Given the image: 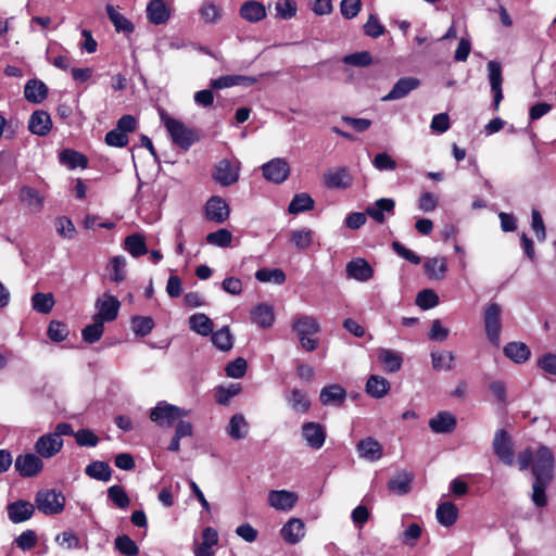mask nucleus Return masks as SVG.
I'll return each instance as SVG.
<instances>
[{
  "label": "nucleus",
  "instance_id": "obj_1",
  "mask_svg": "<svg viewBox=\"0 0 556 556\" xmlns=\"http://www.w3.org/2000/svg\"><path fill=\"white\" fill-rule=\"evenodd\" d=\"M520 470L531 467L534 477L532 484V501L538 507L547 504L546 489L554 479L555 457L553 451L546 445H540L536 450L526 448L518 455Z\"/></svg>",
  "mask_w": 556,
  "mask_h": 556
},
{
  "label": "nucleus",
  "instance_id": "obj_2",
  "mask_svg": "<svg viewBox=\"0 0 556 556\" xmlns=\"http://www.w3.org/2000/svg\"><path fill=\"white\" fill-rule=\"evenodd\" d=\"M292 329L296 333L302 349L307 352L317 349L318 339L311 337L320 331V325L315 316L304 314L294 316L292 319Z\"/></svg>",
  "mask_w": 556,
  "mask_h": 556
},
{
  "label": "nucleus",
  "instance_id": "obj_3",
  "mask_svg": "<svg viewBox=\"0 0 556 556\" xmlns=\"http://www.w3.org/2000/svg\"><path fill=\"white\" fill-rule=\"evenodd\" d=\"M160 118L173 142L179 148L188 150L198 140L193 129L187 127L181 121L170 117L164 110H160Z\"/></svg>",
  "mask_w": 556,
  "mask_h": 556
},
{
  "label": "nucleus",
  "instance_id": "obj_4",
  "mask_svg": "<svg viewBox=\"0 0 556 556\" xmlns=\"http://www.w3.org/2000/svg\"><path fill=\"white\" fill-rule=\"evenodd\" d=\"M189 410L160 401L150 412V419L161 428H170L175 421L188 416Z\"/></svg>",
  "mask_w": 556,
  "mask_h": 556
},
{
  "label": "nucleus",
  "instance_id": "obj_5",
  "mask_svg": "<svg viewBox=\"0 0 556 556\" xmlns=\"http://www.w3.org/2000/svg\"><path fill=\"white\" fill-rule=\"evenodd\" d=\"M66 498L62 492L42 489L36 493L35 508L45 515H59L64 510Z\"/></svg>",
  "mask_w": 556,
  "mask_h": 556
},
{
  "label": "nucleus",
  "instance_id": "obj_6",
  "mask_svg": "<svg viewBox=\"0 0 556 556\" xmlns=\"http://www.w3.org/2000/svg\"><path fill=\"white\" fill-rule=\"evenodd\" d=\"M241 162L237 159L218 161L212 172L213 179L223 187L235 185L239 180Z\"/></svg>",
  "mask_w": 556,
  "mask_h": 556
},
{
  "label": "nucleus",
  "instance_id": "obj_7",
  "mask_svg": "<svg viewBox=\"0 0 556 556\" xmlns=\"http://www.w3.org/2000/svg\"><path fill=\"white\" fill-rule=\"evenodd\" d=\"M502 308L497 303H490L484 311V326L488 339L495 345L500 344L502 330Z\"/></svg>",
  "mask_w": 556,
  "mask_h": 556
},
{
  "label": "nucleus",
  "instance_id": "obj_8",
  "mask_svg": "<svg viewBox=\"0 0 556 556\" xmlns=\"http://www.w3.org/2000/svg\"><path fill=\"white\" fill-rule=\"evenodd\" d=\"M14 467L21 477L31 478L42 471L43 462L37 453H25L15 458Z\"/></svg>",
  "mask_w": 556,
  "mask_h": 556
},
{
  "label": "nucleus",
  "instance_id": "obj_9",
  "mask_svg": "<svg viewBox=\"0 0 556 556\" xmlns=\"http://www.w3.org/2000/svg\"><path fill=\"white\" fill-rule=\"evenodd\" d=\"M94 306L97 313L93 320L110 323L116 319L121 304L115 296L105 293L97 299Z\"/></svg>",
  "mask_w": 556,
  "mask_h": 556
},
{
  "label": "nucleus",
  "instance_id": "obj_10",
  "mask_svg": "<svg viewBox=\"0 0 556 556\" xmlns=\"http://www.w3.org/2000/svg\"><path fill=\"white\" fill-rule=\"evenodd\" d=\"M262 173L266 180L281 184L290 175V166L285 159L276 157L262 166Z\"/></svg>",
  "mask_w": 556,
  "mask_h": 556
},
{
  "label": "nucleus",
  "instance_id": "obj_11",
  "mask_svg": "<svg viewBox=\"0 0 556 556\" xmlns=\"http://www.w3.org/2000/svg\"><path fill=\"white\" fill-rule=\"evenodd\" d=\"M63 447V439L52 432L42 434L35 442V452L42 458L55 456Z\"/></svg>",
  "mask_w": 556,
  "mask_h": 556
},
{
  "label": "nucleus",
  "instance_id": "obj_12",
  "mask_svg": "<svg viewBox=\"0 0 556 556\" xmlns=\"http://www.w3.org/2000/svg\"><path fill=\"white\" fill-rule=\"evenodd\" d=\"M230 215V208L222 197L213 195L205 203V217L216 224L225 223Z\"/></svg>",
  "mask_w": 556,
  "mask_h": 556
},
{
  "label": "nucleus",
  "instance_id": "obj_13",
  "mask_svg": "<svg viewBox=\"0 0 556 556\" xmlns=\"http://www.w3.org/2000/svg\"><path fill=\"white\" fill-rule=\"evenodd\" d=\"M493 448L496 456L507 466H513L515 463L513 443L503 429L497 430L493 440Z\"/></svg>",
  "mask_w": 556,
  "mask_h": 556
},
{
  "label": "nucleus",
  "instance_id": "obj_14",
  "mask_svg": "<svg viewBox=\"0 0 556 556\" xmlns=\"http://www.w3.org/2000/svg\"><path fill=\"white\" fill-rule=\"evenodd\" d=\"M302 437L307 446L313 450H320L326 441V429L318 422L309 421L302 426Z\"/></svg>",
  "mask_w": 556,
  "mask_h": 556
},
{
  "label": "nucleus",
  "instance_id": "obj_15",
  "mask_svg": "<svg viewBox=\"0 0 556 556\" xmlns=\"http://www.w3.org/2000/svg\"><path fill=\"white\" fill-rule=\"evenodd\" d=\"M324 184L329 189H348L353 184V176L346 167H338L325 172Z\"/></svg>",
  "mask_w": 556,
  "mask_h": 556
},
{
  "label": "nucleus",
  "instance_id": "obj_16",
  "mask_svg": "<svg viewBox=\"0 0 556 556\" xmlns=\"http://www.w3.org/2000/svg\"><path fill=\"white\" fill-rule=\"evenodd\" d=\"M488 77L491 86V91L493 93V104L497 110L501 101L503 100V75H502V66L497 61H489L488 63Z\"/></svg>",
  "mask_w": 556,
  "mask_h": 556
},
{
  "label": "nucleus",
  "instance_id": "obj_17",
  "mask_svg": "<svg viewBox=\"0 0 556 556\" xmlns=\"http://www.w3.org/2000/svg\"><path fill=\"white\" fill-rule=\"evenodd\" d=\"M298 494L288 490H273L268 493V504L277 509L291 510L298 502Z\"/></svg>",
  "mask_w": 556,
  "mask_h": 556
},
{
  "label": "nucleus",
  "instance_id": "obj_18",
  "mask_svg": "<svg viewBox=\"0 0 556 556\" xmlns=\"http://www.w3.org/2000/svg\"><path fill=\"white\" fill-rule=\"evenodd\" d=\"M349 278L366 282L374 277V269L370 264L362 257L351 260L345 267Z\"/></svg>",
  "mask_w": 556,
  "mask_h": 556
},
{
  "label": "nucleus",
  "instance_id": "obj_19",
  "mask_svg": "<svg viewBox=\"0 0 556 556\" xmlns=\"http://www.w3.org/2000/svg\"><path fill=\"white\" fill-rule=\"evenodd\" d=\"M8 517L13 523H22L30 519L35 511V505L28 501L18 500L7 506Z\"/></svg>",
  "mask_w": 556,
  "mask_h": 556
},
{
  "label": "nucleus",
  "instance_id": "obj_20",
  "mask_svg": "<svg viewBox=\"0 0 556 556\" xmlns=\"http://www.w3.org/2000/svg\"><path fill=\"white\" fill-rule=\"evenodd\" d=\"M420 86V80L416 77L400 78L390 92L382 97V101H394L406 97L410 91Z\"/></svg>",
  "mask_w": 556,
  "mask_h": 556
},
{
  "label": "nucleus",
  "instance_id": "obj_21",
  "mask_svg": "<svg viewBox=\"0 0 556 556\" xmlns=\"http://www.w3.org/2000/svg\"><path fill=\"white\" fill-rule=\"evenodd\" d=\"M146 13L148 21L153 25L166 24L170 17V10L163 0H150Z\"/></svg>",
  "mask_w": 556,
  "mask_h": 556
},
{
  "label": "nucleus",
  "instance_id": "obj_22",
  "mask_svg": "<svg viewBox=\"0 0 556 556\" xmlns=\"http://www.w3.org/2000/svg\"><path fill=\"white\" fill-rule=\"evenodd\" d=\"M395 202L391 198H381L374 204L367 206L366 214L379 224H383L387 219L386 214L394 213Z\"/></svg>",
  "mask_w": 556,
  "mask_h": 556
},
{
  "label": "nucleus",
  "instance_id": "obj_23",
  "mask_svg": "<svg viewBox=\"0 0 556 556\" xmlns=\"http://www.w3.org/2000/svg\"><path fill=\"white\" fill-rule=\"evenodd\" d=\"M356 450L361 458L371 463L379 460L383 454L382 445L371 437L361 440L356 445Z\"/></svg>",
  "mask_w": 556,
  "mask_h": 556
},
{
  "label": "nucleus",
  "instance_id": "obj_24",
  "mask_svg": "<svg viewBox=\"0 0 556 556\" xmlns=\"http://www.w3.org/2000/svg\"><path fill=\"white\" fill-rule=\"evenodd\" d=\"M52 128V121L46 111H35L28 121V129L31 134L43 137L47 136Z\"/></svg>",
  "mask_w": 556,
  "mask_h": 556
},
{
  "label": "nucleus",
  "instance_id": "obj_25",
  "mask_svg": "<svg viewBox=\"0 0 556 556\" xmlns=\"http://www.w3.org/2000/svg\"><path fill=\"white\" fill-rule=\"evenodd\" d=\"M280 534L282 539L290 544L299 543L305 535V528L303 521L299 518L290 519L281 528Z\"/></svg>",
  "mask_w": 556,
  "mask_h": 556
},
{
  "label": "nucleus",
  "instance_id": "obj_26",
  "mask_svg": "<svg viewBox=\"0 0 556 556\" xmlns=\"http://www.w3.org/2000/svg\"><path fill=\"white\" fill-rule=\"evenodd\" d=\"M456 427V418L450 412H440L429 420V428L434 433H450Z\"/></svg>",
  "mask_w": 556,
  "mask_h": 556
},
{
  "label": "nucleus",
  "instance_id": "obj_27",
  "mask_svg": "<svg viewBox=\"0 0 556 556\" xmlns=\"http://www.w3.org/2000/svg\"><path fill=\"white\" fill-rule=\"evenodd\" d=\"M239 14L250 23H257L266 17V9L263 3L250 0L242 3Z\"/></svg>",
  "mask_w": 556,
  "mask_h": 556
},
{
  "label": "nucleus",
  "instance_id": "obj_28",
  "mask_svg": "<svg viewBox=\"0 0 556 556\" xmlns=\"http://www.w3.org/2000/svg\"><path fill=\"white\" fill-rule=\"evenodd\" d=\"M256 81H257V78L251 77V76L225 75V76H220L216 79H213L211 81V86H212V88H215V89H224V88H229V87L239 86V85L249 87V86L254 85Z\"/></svg>",
  "mask_w": 556,
  "mask_h": 556
},
{
  "label": "nucleus",
  "instance_id": "obj_29",
  "mask_svg": "<svg viewBox=\"0 0 556 556\" xmlns=\"http://www.w3.org/2000/svg\"><path fill=\"white\" fill-rule=\"evenodd\" d=\"M426 275L432 280H442L447 271V261L443 256L428 257L424 263Z\"/></svg>",
  "mask_w": 556,
  "mask_h": 556
},
{
  "label": "nucleus",
  "instance_id": "obj_30",
  "mask_svg": "<svg viewBox=\"0 0 556 556\" xmlns=\"http://www.w3.org/2000/svg\"><path fill=\"white\" fill-rule=\"evenodd\" d=\"M390 382L382 376L371 375L367 379L365 390L374 399H382L390 391Z\"/></svg>",
  "mask_w": 556,
  "mask_h": 556
},
{
  "label": "nucleus",
  "instance_id": "obj_31",
  "mask_svg": "<svg viewBox=\"0 0 556 556\" xmlns=\"http://www.w3.org/2000/svg\"><path fill=\"white\" fill-rule=\"evenodd\" d=\"M346 397V391L339 384H330L320 390L319 400L323 405H341Z\"/></svg>",
  "mask_w": 556,
  "mask_h": 556
},
{
  "label": "nucleus",
  "instance_id": "obj_32",
  "mask_svg": "<svg viewBox=\"0 0 556 556\" xmlns=\"http://www.w3.org/2000/svg\"><path fill=\"white\" fill-rule=\"evenodd\" d=\"M24 96L31 103H41L48 96V87L39 79H30L25 85Z\"/></svg>",
  "mask_w": 556,
  "mask_h": 556
},
{
  "label": "nucleus",
  "instance_id": "obj_33",
  "mask_svg": "<svg viewBox=\"0 0 556 556\" xmlns=\"http://www.w3.org/2000/svg\"><path fill=\"white\" fill-rule=\"evenodd\" d=\"M438 522L443 527H452L458 519V509L452 502H443L435 510Z\"/></svg>",
  "mask_w": 556,
  "mask_h": 556
},
{
  "label": "nucleus",
  "instance_id": "obj_34",
  "mask_svg": "<svg viewBox=\"0 0 556 556\" xmlns=\"http://www.w3.org/2000/svg\"><path fill=\"white\" fill-rule=\"evenodd\" d=\"M188 325L193 332L202 337L210 336L214 329L213 320L204 313H195L191 315L188 318Z\"/></svg>",
  "mask_w": 556,
  "mask_h": 556
},
{
  "label": "nucleus",
  "instance_id": "obj_35",
  "mask_svg": "<svg viewBox=\"0 0 556 556\" xmlns=\"http://www.w3.org/2000/svg\"><path fill=\"white\" fill-rule=\"evenodd\" d=\"M105 9L109 18L114 25V28L117 33H124L126 35H130L134 33V24L126 16L119 13L113 4H106Z\"/></svg>",
  "mask_w": 556,
  "mask_h": 556
},
{
  "label": "nucleus",
  "instance_id": "obj_36",
  "mask_svg": "<svg viewBox=\"0 0 556 556\" xmlns=\"http://www.w3.org/2000/svg\"><path fill=\"white\" fill-rule=\"evenodd\" d=\"M251 318L254 324L261 328H269L275 320L274 309L268 304H258L251 312Z\"/></svg>",
  "mask_w": 556,
  "mask_h": 556
},
{
  "label": "nucleus",
  "instance_id": "obj_37",
  "mask_svg": "<svg viewBox=\"0 0 556 556\" xmlns=\"http://www.w3.org/2000/svg\"><path fill=\"white\" fill-rule=\"evenodd\" d=\"M377 357L388 372H396L402 367L403 358L396 351L379 349Z\"/></svg>",
  "mask_w": 556,
  "mask_h": 556
},
{
  "label": "nucleus",
  "instance_id": "obj_38",
  "mask_svg": "<svg viewBox=\"0 0 556 556\" xmlns=\"http://www.w3.org/2000/svg\"><path fill=\"white\" fill-rule=\"evenodd\" d=\"M249 422L242 414L233 415L227 426V434L233 440H242L248 435Z\"/></svg>",
  "mask_w": 556,
  "mask_h": 556
},
{
  "label": "nucleus",
  "instance_id": "obj_39",
  "mask_svg": "<svg viewBox=\"0 0 556 556\" xmlns=\"http://www.w3.org/2000/svg\"><path fill=\"white\" fill-rule=\"evenodd\" d=\"M20 199L24 202L33 212H40L43 207V197L40 193L28 186H23L20 190Z\"/></svg>",
  "mask_w": 556,
  "mask_h": 556
},
{
  "label": "nucleus",
  "instance_id": "obj_40",
  "mask_svg": "<svg viewBox=\"0 0 556 556\" xmlns=\"http://www.w3.org/2000/svg\"><path fill=\"white\" fill-rule=\"evenodd\" d=\"M315 232L309 228H299L290 231V241L299 250L308 249L314 242Z\"/></svg>",
  "mask_w": 556,
  "mask_h": 556
},
{
  "label": "nucleus",
  "instance_id": "obj_41",
  "mask_svg": "<svg viewBox=\"0 0 556 556\" xmlns=\"http://www.w3.org/2000/svg\"><path fill=\"white\" fill-rule=\"evenodd\" d=\"M504 354L513 362L521 364L530 357V350L522 342H510L504 348Z\"/></svg>",
  "mask_w": 556,
  "mask_h": 556
},
{
  "label": "nucleus",
  "instance_id": "obj_42",
  "mask_svg": "<svg viewBox=\"0 0 556 556\" xmlns=\"http://www.w3.org/2000/svg\"><path fill=\"white\" fill-rule=\"evenodd\" d=\"M413 479V473L402 471L389 481L388 486L392 492L399 495H404L410 491Z\"/></svg>",
  "mask_w": 556,
  "mask_h": 556
},
{
  "label": "nucleus",
  "instance_id": "obj_43",
  "mask_svg": "<svg viewBox=\"0 0 556 556\" xmlns=\"http://www.w3.org/2000/svg\"><path fill=\"white\" fill-rule=\"evenodd\" d=\"M85 471H86V475L89 476L90 478L99 480V481H103V482L110 481L111 477H112L111 467L109 466L108 463L101 462V460H96V462L90 463L86 467Z\"/></svg>",
  "mask_w": 556,
  "mask_h": 556
},
{
  "label": "nucleus",
  "instance_id": "obj_44",
  "mask_svg": "<svg viewBox=\"0 0 556 556\" xmlns=\"http://www.w3.org/2000/svg\"><path fill=\"white\" fill-rule=\"evenodd\" d=\"M199 14L206 24H216L223 16V9L213 1H203Z\"/></svg>",
  "mask_w": 556,
  "mask_h": 556
},
{
  "label": "nucleus",
  "instance_id": "obj_45",
  "mask_svg": "<svg viewBox=\"0 0 556 556\" xmlns=\"http://www.w3.org/2000/svg\"><path fill=\"white\" fill-rule=\"evenodd\" d=\"M214 346L223 352H227L233 346V337L228 326L222 327L219 330L211 333Z\"/></svg>",
  "mask_w": 556,
  "mask_h": 556
},
{
  "label": "nucleus",
  "instance_id": "obj_46",
  "mask_svg": "<svg viewBox=\"0 0 556 556\" xmlns=\"http://www.w3.org/2000/svg\"><path fill=\"white\" fill-rule=\"evenodd\" d=\"M431 363L434 370L448 371L454 367L455 356L448 351H432Z\"/></svg>",
  "mask_w": 556,
  "mask_h": 556
},
{
  "label": "nucleus",
  "instance_id": "obj_47",
  "mask_svg": "<svg viewBox=\"0 0 556 556\" xmlns=\"http://www.w3.org/2000/svg\"><path fill=\"white\" fill-rule=\"evenodd\" d=\"M124 249L134 257H139L148 252L143 237L137 233L126 237Z\"/></svg>",
  "mask_w": 556,
  "mask_h": 556
},
{
  "label": "nucleus",
  "instance_id": "obj_48",
  "mask_svg": "<svg viewBox=\"0 0 556 556\" xmlns=\"http://www.w3.org/2000/svg\"><path fill=\"white\" fill-rule=\"evenodd\" d=\"M290 407L296 412L304 414L309 409L311 402L307 399V395L305 392L294 389L291 391L290 395L287 399Z\"/></svg>",
  "mask_w": 556,
  "mask_h": 556
},
{
  "label": "nucleus",
  "instance_id": "obj_49",
  "mask_svg": "<svg viewBox=\"0 0 556 556\" xmlns=\"http://www.w3.org/2000/svg\"><path fill=\"white\" fill-rule=\"evenodd\" d=\"M52 293L37 292L31 296V305L35 311L41 314H49L54 306Z\"/></svg>",
  "mask_w": 556,
  "mask_h": 556
},
{
  "label": "nucleus",
  "instance_id": "obj_50",
  "mask_svg": "<svg viewBox=\"0 0 556 556\" xmlns=\"http://www.w3.org/2000/svg\"><path fill=\"white\" fill-rule=\"evenodd\" d=\"M114 547L121 554L126 555V556H137V555H139V546L127 534L118 535L114 540Z\"/></svg>",
  "mask_w": 556,
  "mask_h": 556
},
{
  "label": "nucleus",
  "instance_id": "obj_51",
  "mask_svg": "<svg viewBox=\"0 0 556 556\" xmlns=\"http://www.w3.org/2000/svg\"><path fill=\"white\" fill-rule=\"evenodd\" d=\"M314 207V200L307 193L295 194L291 200L288 211L290 214H299Z\"/></svg>",
  "mask_w": 556,
  "mask_h": 556
},
{
  "label": "nucleus",
  "instance_id": "obj_52",
  "mask_svg": "<svg viewBox=\"0 0 556 556\" xmlns=\"http://www.w3.org/2000/svg\"><path fill=\"white\" fill-rule=\"evenodd\" d=\"M60 162L68 166L70 168H85L88 163L87 157L85 155L73 150H63L60 153Z\"/></svg>",
  "mask_w": 556,
  "mask_h": 556
},
{
  "label": "nucleus",
  "instance_id": "obj_53",
  "mask_svg": "<svg viewBox=\"0 0 556 556\" xmlns=\"http://www.w3.org/2000/svg\"><path fill=\"white\" fill-rule=\"evenodd\" d=\"M108 497L116 507L121 509L127 508L130 504V498L128 494L126 493L124 488L118 484L111 485L108 489Z\"/></svg>",
  "mask_w": 556,
  "mask_h": 556
},
{
  "label": "nucleus",
  "instance_id": "obj_54",
  "mask_svg": "<svg viewBox=\"0 0 556 556\" xmlns=\"http://www.w3.org/2000/svg\"><path fill=\"white\" fill-rule=\"evenodd\" d=\"M255 278L261 282L282 285L286 281V274L279 268H262L255 273Z\"/></svg>",
  "mask_w": 556,
  "mask_h": 556
},
{
  "label": "nucleus",
  "instance_id": "obj_55",
  "mask_svg": "<svg viewBox=\"0 0 556 556\" xmlns=\"http://www.w3.org/2000/svg\"><path fill=\"white\" fill-rule=\"evenodd\" d=\"M232 233L225 228L210 232L206 236V242L218 248H227L231 244Z\"/></svg>",
  "mask_w": 556,
  "mask_h": 556
},
{
  "label": "nucleus",
  "instance_id": "obj_56",
  "mask_svg": "<svg viewBox=\"0 0 556 556\" xmlns=\"http://www.w3.org/2000/svg\"><path fill=\"white\" fill-rule=\"evenodd\" d=\"M111 279L115 282H122L126 278V258L122 255L114 256L110 261Z\"/></svg>",
  "mask_w": 556,
  "mask_h": 556
},
{
  "label": "nucleus",
  "instance_id": "obj_57",
  "mask_svg": "<svg viewBox=\"0 0 556 556\" xmlns=\"http://www.w3.org/2000/svg\"><path fill=\"white\" fill-rule=\"evenodd\" d=\"M103 324L104 323H102L100 320H93L92 324L87 325L81 330V337H83L84 341H86L88 343L98 342L101 339V337L103 336V332H104Z\"/></svg>",
  "mask_w": 556,
  "mask_h": 556
},
{
  "label": "nucleus",
  "instance_id": "obj_58",
  "mask_svg": "<svg viewBox=\"0 0 556 556\" xmlns=\"http://www.w3.org/2000/svg\"><path fill=\"white\" fill-rule=\"evenodd\" d=\"M416 304L421 309H430L439 304V296L433 290L425 289L417 294Z\"/></svg>",
  "mask_w": 556,
  "mask_h": 556
},
{
  "label": "nucleus",
  "instance_id": "obj_59",
  "mask_svg": "<svg viewBox=\"0 0 556 556\" xmlns=\"http://www.w3.org/2000/svg\"><path fill=\"white\" fill-rule=\"evenodd\" d=\"M531 228L539 242H544L546 240L545 224L541 213L536 208L531 211Z\"/></svg>",
  "mask_w": 556,
  "mask_h": 556
},
{
  "label": "nucleus",
  "instance_id": "obj_60",
  "mask_svg": "<svg viewBox=\"0 0 556 556\" xmlns=\"http://www.w3.org/2000/svg\"><path fill=\"white\" fill-rule=\"evenodd\" d=\"M153 319L151 317L137 316L131 320V327L136 334L144 337L153 329Z\"/></svg>",
  "mask_w": 556,
  "mask_h": 556
},
{
  "label": "nucleus",
  "instance_id": "obj_61",
  "mask_svg": "<svg viewBox=\"0 0 556 556\" xmlns=\"http://www.w3.org/2000/svg\"><path fill=\"white\" fill-rule=\"evenodd\" d=\"M241 391L239 383H231L228 387H220L216 392V401L220 405H227L231 397L238 395Z\"/></svg>",
  "mask_w": 556,
  "mask_h": 556
},
{
  "label": "nucleus",
  "instance_id": "obj_62",
  "mask_svg": "<svg viewBox=\"0 0 556 556\" xmlns=\"http://www.w3.org/2000/svg\"><path fill=\"white\" fill-rule=\"evenodd\" d=\"M38 538L34 530L23 531L14 542L16 546L23 551H29L37 544Z\"/></svg>",
  "mask_w": 556,
  "mask_h": 556
},
{
  "label": "nucleus",
  "instance_id": "obj_63",
  "mask_svg": "<svg viewBox=\"0 0 556 556\" xmlns=\"http://www.w3.org/2000/svg\"><path fill=\"white\" fill-rule=\"evenodd\" d=\"M384 26L379 22L375 14H370L364 24V33L368 37L378 38L384 34Z\"/></svg>",
  "mask_w": 556,
  "mask_h": 556
},
{
  "label": "nucleus",
  "instance_id": "obj_64",
  "mask_svg": "<svg viewBox=\"0 0 556 556\" xmlns=\"http://www.w3.org/2000/svg\"><path fill=\"white\" fill-rule=\"evenodd\" d=\"M247 366V361L243 357H238L227 364L225 368L226 375L230 378L239 379L244 376Z\"/></svg>",
  "mask_w": 556,
  "mask_h": 556
}]
</instances>
